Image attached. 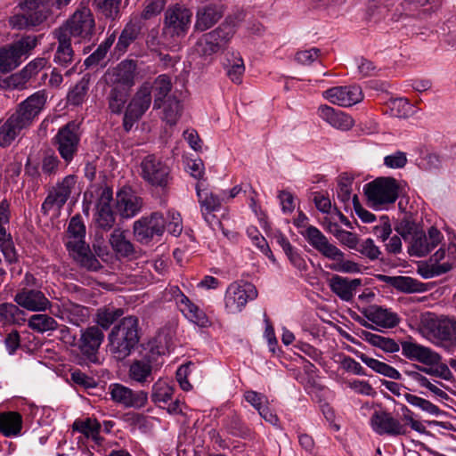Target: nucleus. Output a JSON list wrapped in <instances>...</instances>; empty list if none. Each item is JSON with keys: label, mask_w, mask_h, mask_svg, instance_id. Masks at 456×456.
<instances>
[{"label": "nucleus", "mask_w": 456, "mask_h": 456, "mask_svg": "<svg viewBox=\"0 0 456 456\" xmlns=\"http://www.w3.org/2000/svg\"><path fill=\"white\" fill-rule=\"evenodd\" d=\"M191 17V12L189 9L175 4L166 11L165 23L173 30V33L180 35L188 29Z\"/></svg>", "instance_id": "2f4dec72"}, {"label": "nucleus", "mask_w": 456, "mask_h": 456, "mask_svg": "<svg viewBox=\"0 0 456 456\" xmlns=\"http://www.w3.org/2000/svg\"><path fill=\"white\" fill-rule=\"evenodd\" d=\"M302 235L307 242L323 256L327 258H338L342 251L333 244H330L326 236L315 226L309 225Z\"/></svg>", "instance_id": "b1692460"}, {"label": "nucleus", "mask_w": 456, "mask_h": 456, "mask_svg": "<svg viewBox=\"0 0 456 456\" xmlns=\"http://www.w3.org/2000/svg\"><path fill=\"white\" fill-rule=\"evenodd\" d=\"M94 4L108 20H115L120 16L121 0H94Z\"/></svg>", "instance_id": "5fc2aeb1"}, {"label": "nucleus", "mask_w": 456, "mask_h": 456, "mask_svg": "<svg viewBox=\"0 0 456 456\" xmlns=\"http://www.w3.org/2000/svg\"><path fill=\"white\" fill-rule=\"evenodd\" d=\"M37 45V37L26 36L0 48V72H10L18 67L21 62V58L26 57Z\"/></svg>", "instance_id": "423d86ee"}, {"label": "nucleus", "mask_w": 456, "mask_h": 456, "mask_svg": "<svg viewBox=\"0 0 456 456\" xmlns=\"http://www.w3.org/2000/svg\"><path fill=\"white\" fill-rule=\"evenodd\" d=\"M151 93L154 94L153 109L159 110L168 97L172 91L173 84L171 77L167 74L158 76L151 83Z\"/></svg>", "instance_id": "58836bf2"}, {"label": "nucleus", "mask_w": 456, "mask_h": 456, "mask_svg": "<svg viewBox=\"0 0 456 456\" xmlns=\"http://www.w3.org/2000/svg\"><path fill=\"white\" fill-rule=\"evenodd\" d=\"M124 314L121 308L103 307L97 311L96 322L104 330H108L115 321Z\"/></svg>", "instance_id": "4d7b16f0"}, {"label": "nucleus", "mask_w": 456, "mask_h": 456, "mask_svg": "<svg viewBox=\"0 0 456 456\" xmlns=\"http://www.w3.org/2000/svg\"><path fill=\"white\" fill-rule=\"evenodd\" d=\"M152 102L151 82L142 83L137 89L125 110L123 127L129 132L133 126L149 110Z\"/></svg>", "instance_id": "1a4fd4ad"}, {"label": "nucleus", "mask_w": 456, "mask_h": 456, "mask_svg": "<svg viewBox=\"0 0 456 456\" xmlns=\"http://www.w3.org/2000/svg\"><path fill=\"white\" fill-rule=\"evenodd\" d=\"M45 102L46 96L43 91L36 92L21 102L15 112L0 126V146H10L23 129L29 127Z\"/></svg>", "instance_id": "f257e3e1"}, {"label": "nucleus", "mask_w": 456, "mask_h": 456, "mask_svg": "<svg viewBox=\"0 0 456 456\" xmlns=\"http://www.w3.org/2000/svg\"><path fill=\"white\" fill-rule=\"evenodd\" d=\"M136 65L133 61L120 62L116 69L108 72L111 86H120L130 91L135 83Z\"/></svg>", "instance_id": "c85d7f7f"}, {"label": "nucleus", "mask_w": 456, "mask_h": 456, "mask_svg": "<svg viewBox=\"0 0 456 456\" xmlns=\"http://www.w3.org/2000/svg\"><path fill=\"white\" fill-rule=\"evenodd\" d=\"M401 347L403 355L411 361H416L423 364H434L440 359L439 354L429 347L415 342L403 341Z\"/></svg>", "instance_id": "c756f323"}, {"label": "nucleus", "mask_w": 456, "mask_h": 456, "mask_svg": "<svg viewBox=\"0 0 456 456\" xmlns=\"http://www.w3.org/2000/svg\"><path fill=\"white\" fill-rule=\"evenodd\" d=\"M361 285V279H349L337 274L333 275L329 280V287L330 290L341 300L346 302L353 300Z\"/></svg>", "instance_id": "473e14b6"}, {"label": "nucleus", "mask_w": 456, "mask_h": 456, "mask_svg": "<svg viewBox=\"0 0 456 456\" xmlns=\"http://www.w3.org/2000/svg\"><path fill=\"white\" fill-rule=\"evenodd\" d=\"M355 354L363 363H365L369 368H370L375 372L392 379H401V373L391 365L384 362L379 361L377 359L371 358L361 352H356Z\"/></svg>", "instance_id": "a19ab883"}, {"label": "nucleus", "mask_w": 456, "mask_h": 456, "mask_svg": "<svg viewBox=\"0 0 456 456\" xmlns=\"http://www.w3.org/2000/svg\"><path fill=\"white\" fill-rule=\"evenodd\" d=\"M222 5L208 4L198 10L195 27L200 31H205L216 24L223 16Z\"/></svg>", "instance_id": "4c0bfd02"}, {"label": "nucleus", "mask_w": 456, "mask_h": 456, "mask_svg": "<svg viewBox=\"0 0 456 456\" xmlns=\"http://www.w3.org/2000/svg\"><path fill=\"white\" fill-rule=\"evenodd\" d=\"M109 240L112 249L119 256L130 258L135 256V247L127 238L126 231L120 228L114 229Z\"/></svg>", "instance_id": "e433bc0d"}, {"label": "nucleus", "mask_w": 456, "mask_h": 456, "mask_svg": "<svg viewBox=\"0 0 456 456\" xmlns=\"http://www.w3.org/2000/svg\"><path fill=\"white\" fill-rule=\"evenodd\" d=\"M115 214L110 208H96L95 222L103 230H110L115 224Z\"/></svg>", "instance_id": "680f3d73"}, {"label": "nucleus", "mask_w": 456, "mask_h": 456, "mask_svg": "<svg viewBox=\"0 0 456 456\" xmlns=\"http://www.w3.org/2000/svg\"><path fill=\"white\" fill-rule=\"evenodd\" d=\"M103 340V331L98 326H90L80 330L76 347L86 361L99 363V349Z\"/></svg>", "instance_id": "ddd939ff"}, {"label": "nucleus", "mask_w": 456, "mask_h": 456, "mask_svg": "<svg viewBox=\"0 0 456 456\" xmlns=\"http://www.w3.org/2000/svg\"><path fill=\"white\" fill-rule=\"evenodd\" d=\"M161 109L163 110V120L170 126H174L182 115L183 105L175 96H173L164 101Z\"/></svg>", "instance_id": "603ef678"}, {"label": "nucleus", "mask_w": 456, "mask_h": 456, "mask_svg": "<svg viewBox=\"0 0 456 456\" xmlns=\"http://www.w3.org/2000/svg\"><path fill=\"white\" fill-rule=\"evenodd\" d=\"M183 314L190 322L200 327H207L209 323L208 318L206 314L194 303H192L188 297L177 305Z\"/></svg>", "instance_id": "37998d69"}, {"label": "nucleus", "mask_w": 456, "mask_h": 456, "mask_svg": "<svg viewBox=\"0 0 456 456\" xmlns=\"http://www.w3.org/2000/svg\"><path fill=\"white\" fill-rule=\"evenodd\" d=\"M109 351L117 361L128 357L140 341L139 320L134 315L124 317L108 336Z\"/></svg>", "instance_id": "f03ea898"}, {"label": "nucleus", "mask_w": 456, "mask_h": 456, "mask_svg": "<svg viewBox=\"0 0 456 456\" xmlns=\"http://www.w3.org/2000/svg\"><path fill=\"white\" fill-rule=\"evenodd\" d=\"M140 26L134 22H128L118 39L114 51L118 55L124 54L128 47L136 40L140 34Z\"/></svg>", "instance_id": "a18cd8bd"}, {"label": "nucleus", "mask_w": 456, "mask_h": 456, "mask_svg": "<svg viewBox=\"0 0 456 456\" xmlns=\"http://www.w3.org/2000/svg\"><path fill=\"white\" fill-rule=\"evenodd\" d=\"M95 28L92 11L86 6L77 9L66 23L54 30H64L67 37H79L90 41Z\"/></svg>", "instance_id": "9b49d317"}, {"label": "nucleus", "mask_w": 456, "mask_h": 456, "mask_svg": "<svg viewBox=\"0 0 456 456\" xmlns=\"http://www.w3.org/2000/svg\"><path fill=\"white\" fill-rule=\"evenodd\" d=\"M404 398L406 402L411 405L419 408L423 411H426L431 415H438L440 412V409L436 405L422 397L407 393L404 395Z\"/></svg>", "instance_id": "052dcab7"}, {"label": "nucleus", "mask_w": 456, "mask_h": 456, "mask_svg": "<svg viewBox=\"0 0 456 456\" xmlns=\"http://www.w3.org/2000/svg\"><path fill=\"white\" fill-rule=\"evenodd\" d=\"M67 250L75 263L87 272H98L103 267L87 243L77 246L69 242V249Z\"/></svg>", "instance_id": "a878e982"}, {"label": "nucleus", "mask_w": 456, "mask_h": 456, "mask_svg": "<svg viewBox=\"0 0 456 456\" xmlns=\"http://www.w3.org/2000/svg\"><path fill=\"white\" fill-rule=\"evenodd\" d=\"M21 8L25 12L10 17L9 23L15 29H28L40 25L46 20L49 0H25Z\"/></svg>", "instance_id": "20e7f679"}, {"label": "nucleus", "mask_w": 456, "mask_h": 456, "mask_svg": "<svg viewBox=\"0 0 456 456\" xmlns=\"http://www.w3.org/2000/svg\"><path fill=\"white\" fill-rule=\"evenodd\" d=\"M322 97L332 104L346 108L360 102L363 94L359 86H339L323 91Z\"/></svg>", "instance_id": "412c9836"}, {"label": "nucleus", "mask_w": 456, "mask_h": 456, "mask_svg": "<svg viewBox=\"0 0 456 456\" xmlns=\"http://www.w3.org/2000/svg\"><path fill=\"white\" fill-rule=\"evenodd\" d=\"M159 353L151 351L141 359L134 360L128 369V378L144 387L154 380V373L159 369Z\"/></svg>", "instance_id": "4468645a"}, {"label": "nucleus", "mask_w": 456, "mask_h": 456, "mask_svg": "<svg viewBox=\"0 0 456 456\" xmlns=\"http://www.w3.org/2000/svg\"><path fill=\"white\" fill-rule=\"evenodd\" d=\"M140 175L150 185L162 190L167 188L173 180L169 166L153 154L142 159Z\"/></svg>", "instance_id": "39448f33"}, {"label": "nucleus", "mask_w": 456, "mask_h": 456, "mask_svg": "<svg viewBox=\"0 0 456 456\" xmlns=\"http://www.w3.org/2000/svg\"><path fill=\"white\" fill-rule=\"evenodd\" d=\"M344 256H345V255L342 252L341 257L330 258L331 260L336 261V263L330 265V269L338 272V273H359L360 272L359 265L351 260H345Z\"/></svg>", "instance_id": "69168bd1"}, {"label": "nucleus", "mask_w": 456, "mask_h": 456, "mask_svg": "<svg viewBox=\"0 0 456 456\" xmlns=\"http://www.w3.org/2000/svg\"><path fill=\"white\" fill-rule=\"evenodd\" d=\"M247 233L251 239L252 242L259 248V250L265 254L269 259L275 261L274 256L272 253L270 247L265 238L259 232V231L254 227H248Z\"/></svg>", "instance_id": "bf43d9fd"}, {"label": "nucleus", "mask_w": 456, "mask_h": 456, "mask_svg": "<svg viewBox=\"0 0 456 456\" xmlns=\"http://www.w3.org/2000/svg\"><path fill=\"white\" fill-rule=\"evenodd\" d=\"M393 114L400 118H406L414 113V107L403 98L395 99L391 102Z\"/></svg>", "instance_id": "0e129e2a"}, {"label": "nucleus", "mask_w": 456, "mask_h": 456, "mask_svg": "<svg viewBox=\"0 0 456 456\" xmlns=\"http://www.w3.org/2000/svg\"><path fill=\"white\" fill-rule=\"evenodd\" d=\"M370 425L372 430L379 436H402L407 433V428L390 412L383 410L375 411L370 419Z\"/></svg>", "instance_id": "aec40b11"}, {"label": "nucleus", "mask_w": 456, "mask_h": 456, "mask_svg": "<svg viewBox=\"0 0 456 456\" xmlns=\"http://www.w3.org/2000/svg\"><path fill=\"white\" fill-rule=\"evenodd\" d=\"M86 226L79 215H77L69 220L67 234L65 238V246L69 249V242L73 245H80L86 243L85 241Z\"/></svg>", "instance_id": "79ce46f5"}, {"label": "nucleus", "mask_w": 456, "mask_h": 456, "mask_svg": "<svg viewBox=\"0 0 456 456\" xmlns=\"http://www.w3.org/2000/svg\"><path fill=\"white\" fill-rule=\"evenodd\" d=\"M148 403V393L143 390H133L130 388L126 408L142 409Z\"/></svg>", "instance_id": "338daca9"}, {"label": "nucleus", "mask_w": 456, "mask_h": 456, "mask_svg": "<svg viewBox=\"0 0 456 456\" xmlns=\"http://www.w3.org/2000/svg\"><path fill=\"white\" fill-rule=\"evenodd\" d=\"M76 182V176L73 175H69L59 182L56 186L49 191L43 202L41 206L43 213L47 215L54 207L57 208H62L69 200Z\"/></svg>", "instance_id": "a211bd4d"}, {"label": "nucleus", "mask_w": 456, "mask_h": 456, "mask_svg": "<svg viewBox=\"0 0 456 456\" xmlns=\"http://www.w3.org/2000/svg\"><path fill=\"white\" fill-rule=\"evenodd\" d=\"M395 230L405 241L409 242L414 239L415 233L421 231L418 228L412 216L408 213H405L404 216L397 221Z\"/></svg>", "instance_id": "3c124183"}, {"label": "nucleus", "mask_w": 456, "mask_h": 456, "mask_svg": "<svg viewBox=\"0 0 456 456\" xmlns=\"http://www.w3.org/2000/svg\"><path fill=\"white\" fill-rule=\"evenodd\" d=\"M47 59L38 57L29 61L20 72L12 74L10 77V84L17 88H23L25 85L34 79L36 76L46 67Z\"/></svg>", "instance_id": "f704fd0d"}, {"label": "nucleus", "mask_w": 456, "mask_h": 456, "mask_svg": "<svg viewBox=\"0 0 456 456\" xmlns=\"http://www.w3.org/2000/svg\"><path fill=\"white\" fill-rule=\"evenodd\" d=\"M16 303L0 304V322L4 325H21L26 322L25 313Z\"/></svg>", "instance_id": "c03bdc74"}, {"label": "nucleus", "mask_w": 456, "mask_h": 456, "mask_svg": "<svg viewBox=\"0 0 456 456\" xmlns=\"http://www.w3.org/2000/svg\"><path fill=\"white\" fill-rule=\"evenodd\" d=\"M166 229V220L160 212L143 216L133 224V233L141 244H149L155 237L161 236Z\"/></svg>", "instance_id": "f8f14e48"}, {"label": "nucleus", "mask_w": 456, "mask_h": 456, "mask_svg": "<svg viewBox=\"0 0 456 456\" xmlns=\"http://www.w3.org/2000/svg\"><path fill=\"white\" fill-rule=\"evenodd\" d=\"M195 189L202 216L211 225L216 219V216L211 213L220 209L222 199L210 191L201 190L200 183L196 184Z\"/></svg>", "instance_id": "72a5a7b5"}, {"label": "nucleus", "mask_w": 456, "mask_h": 456, "mask_svg": "<svg viewBox=\"0 0 456 456\" xmlns=\"http://www.w3.org/2000/svg\"><path fill=\"white\" fill-rule=\"evenodd\" d=\"M57 316L70 324L81 326L88 321L90 310L86 306L69 301L62 303Z\"/></svg>", "instance_id": "c9c22d12"}, {"label": "nucleus", "mask_w": 456, "mask_h": 456, "mask_svg": "<svg viewBox=\"0 0 456 456\" xmlns=\"http://www.w3.org/2000/svg\"><path fill=\"white\" fill-rule=\"evenodd\" d=\"M81 140L79 124L70 121L61 126L53 137V145L61 158L69 165L78 151Z\"/></svg>", "instance_id": "0eeeda50"}, {"label": "nucleus", "mask_w": 456, "mask_h": 456, "mask_svg": "<svg viewBox=\"0 0 456 456\" xmlns=\"http://www.w3.org/2000/svg\"><path fill=\"white\" fill-rule=\"evenodd\" d=\"M422 324L428 336L436 344L447 348H456L455 319L428 315L422 320Z\"/></svg>", "instance_id": "7ed1b4c3"}, {"label": "nucleus", "mask_w": 456, "mask_h": 456, "mask_svg": "<svg viewBox=\"0 0 456 456\" xmlns=\"http://www.w3.org/2000/svg\"><path fill=\"white\" fill-rule=\"evenodd\" d=\"M380 279L389 283L394 288L403 292L411 293L419 291V283L411 277L406 276H386L381 275Z\"/></svg>", "instance_id": "6e6d98bb"}, {"label": "nucleus", "mask_w": 456, "mask_h": 456, "mask_svg": "<svg viewBox=\"0 0 456 456\" xmlns=\"http://www.w3.org/2000/svg\"><path fill=\"white\" fill-rule=\"evenodd\" d=\"M173 394V387L167 381L159 379L152 386L151 398L156 404L167 403L172 399Z\"/></svg>", "instance_id": "864d4df0"}, {"label": "nucleus", "mask_w": 456, "mask_h": 456, "mask_svg": "<svg viewBox=\"0 0 456 456\" xmlns=\"http://www.w3.org/2000/svg\"><path fill=\"white\" fill-rule=\"evenodd\" d=\"M28 327L38 333L53 331L58 328V322L54 318L45 314H37L30 316L28 321Z\"/></svg>", "instance_id": "8fccbe9b"}, {"label": "nucleus", "mask_w": 456, "mask_h": 456, "mask_svg": "<svg viewBox=\"0 0 456 456\" xmlns=\"http://www.w3.org/2000/svg\"><path fill=\"white\" fill-rule=\"evenodd\" d=\"M142 206V200L130 188H123L117 194V208L123 218H131L137 215Z\"/></svg>", "instance_id": "7c9ffc66"}, {"label": "nucleus", "mask_w": 456, "mask_h": 456, "mask_svg": "<svg viewBox=\"0 0 456 456\" xmlns=\"http://www.w3.org/2000/svg\"><path fill=\"white\" fill-rule=\"evenodd\" d=\"M317 115L330 126L338 130L348 131L354 125V120L350 115L326 104H322L318 108Z\"/></svg>", "instance_id": "cd10ccee"}, {"label": "nucleus", "mask_w": 456, "mask_h": 456, "mask_svg": "<svg viewBox=\"0 0 456 456\" xmlns=\"http://www.w3.org/2000/svg\"><path fill=\"white\" fill-rule=\"evenodd\" d=\"M65 33L64 30H53V37L58 42L53 61L62 68L71 66L65 73L66 76H70L72 73L77 72L76 66L80 61H76L71 46V39L67 37Z\"/></svg>", "instance_id": "6ab92c4d"}, {"label": "nucleus", "mask_w": 456, "mask_h": 456, "mask_svg": "<svg viewBox=\"0 0 456 456\" xmlns=\"http://www.w3.org/2000/svg\"><path fill=\"white\" fill-rule=\"evenodd\" d=\"M235 33L234 28L228 23H222L216 29L204 34L196 44V50L202 56H211L228 46Z\"/></svg>", "instance_id": "6e6552de"}, {"label": "nucleus", "mask_w": 456, "mask_h": 456, "mask_svg": "<svg viewBox=\"0 0 456 456\" xmlns=\"http://www.w3.org/2000/svg\"><path fill=\"white\" fill-rule=\"evenodd\" d=\"M87 91L88 81L83 78L69 91L68 94L69 102L72 105L81 104L87 94Z\"/></svg>", "instance_id": "e2e57ef3"}, {"label": "nucleus", "mask_w": 456, "mask_h": 456, "mask_svg": "<svg viewBox=\"0 0 456 456\" xmlns=\"http://www.w3.org/2000/svg\"><path fill=\"white\" fill-rule=\"evenodd\" d=\"M362 338L386 353H396L400 350V345L393 338L374 334L370 331L363 330L362 332Z\"/></svg>", "instance_id": "49530a36"}, {"label": "nucleus", "mask_w": 456, "mask_h": 456, "mask_svg": "<svg viewBox=\"0 0 456 456\" xmlns=\"http://www.w3.org/2000/svg\"><path fill=\"white\" fill-rule=\"evenodd\" d=\"M22 428V417L19 412H0V432L6 437L17 436Z\"/></svg>", "instance_id": "ea45409f"}, {"label": "nucleus", "mask_w": 456, "mask_h": 456, "mask_svg": "<svg viewBox=\"0 0 456 456\" xmlns=\"http://www.w3.org/2000/svg\"><path fill=\"white\" fill-rule=\"evenodd\" d=\"M444 238L442 232L436 227H431L426 234L422 230L415 233L410 241L409 254L418 257L425 256L434 249Z\"/></svg>", "instance_id": "4be33fe9"}, {"label": "nucleus", "mask_w": 456, "mask_h": 456, "mask_svg": "<svg viewBox=\"0 0 456 456\" xmlns=\"http://www.w3.org/2000/svg\"><path fill=\"white\" fill-rule=\"evenodd\" d=\"M72 428L74 431H77L95 442H98L100 438L101 425L96 419H76Z\"/></svg>", "instance_id": "09e8293b"}, {"label": "nucleus", "mask_w": 456, "mask_h": 456, "mask_svg": "<svg viewBox=\"0 0 456 456\" xmlns=\"http://www.w3.org/2000/svg\"><path fill=\"white\" fill-rule=\"evenodd\" d=\"M414 367L417 370H404V373L412 380L416 381L419 386L428 388L436 396L442 399H446L448 397V395L444 391L433 384L427 377L422 374V372H424L431 376L442 378L445 380H450L452 375L447 365L442 364L436 368L420 367L418 365H415Z\"/></svg>", "instance_id": "dca6fc26"}, {"label": "nucleus", "mask_w": 456, "mask_h": 456, "mask_svg": "<svg viewBox=\"0 0 456 456\" xmlns=\"http://www.w3.org/2000/svg\"><path fill=\"white\" fill-rule=\"evenodd\" d=\"M362 314L369 322L384 329L394 328L397 326L400 322V318L396 313L378 305H370L365 307L362 311Z\"/></svg>", "instance_id": "bb28decb"}, {"label": "nucleus", "mask_w": 456, "mask_h": 456, "mask_svg": "<svg viewBox=\"0 0 456 456\" xmlns=\"http://www.w3.org/2000/svg\"><path fill=\"white\" fill-rule=\"evenodd\" d=\"M257 297L256 287L248 282H233L226 289L224 305L227 313L237 314L242 311L248 300Z\"/></svg>", "instance_id": "2eb2a0df"}, {"label": "nucleus", "mask_w": 456, "mask_h": 456, "mask_svg": "<svg viewBox=\"0 0 456 456\" xmlns=\"http://www.w3.org/2000/svg\"><path fill=\"white\" fill-rule=\"evenodd\" d=\"M129 91L120 86H111L108 94V107L111 113L120 114L127 102Z\"/></svg>", "instance_id": "de8ad7c7"}, {"label": "nucleus", "mask_w": 456, "mask_h": 456, "mask_svg": "<svg viewBox=\"0 0 456 456\" xmlns=\"http://www.w3.org/2000/svg\"><path fill=\"white\" fill-rule=\"evenodd\" d=\"M9 204L6 200L0 203V248L5 260L12 264L17 261V253L10 233L4 227L9 223Z\"/></svg>", "instance_id": "393cba45"}, {"label": "nucleus", "mask_w": 456, "mask_h": 456, "mask_svg": "<svg viewBox=\"0 0 456 456\" xmlns=\"http://www.w3.org/2000/svg\"><path fill=\"white\" fill-rule=\"evenodd\" d=\"M353 181L349 177H341L338 183L337 197L343 203L346 211L350 208L353 197H351Z\"/></svg>", "instance_id": "13d9d810"}, {"label": "nucleus", "mask_w": 456, "mask_h": 456, "mask_svg": "<svg viewBox=\"0 0 456 456\" xmlns=\"http://www.w3.org/2000/svg\"><path fill=\"white\" fill-rule=\"evenodd\" d=\"M365 195L374 207L394 203L398 198L399 186L392 177H380L364 186Z\"/></svg>", "instance_id": "9d476101"}, {"label": "nucleus", "mask_w": 456, "mask_h": 456, "mask_svg": "<svg viewBox=\"0 0 456 456\" xmlns=\"http://www.w3.org/2000/svg\"><path fill=\"white\" fill-rule=\"evenodd\" d=\"M432 275H441L451 271L456 265V238L447 245L441 247L430 258Z\"/></svg>", "instance_id": "5701e85b"}, {"label": "nucleus", "mask_w": 456, "mask_h": 456, "mask_svg": "<svg viewBox=\"0 0 456 456\" xmlns=\"http://www.w3.org/2000/svg\"><path fill=\"white\" fill-rule=\"evenodd\" d=\"M13 301L21 308L30 312H45L52 305L43 291L29 286L20 287Z\"/></svg>", "instance_id": "f3484780"}, {"label": "nucleus", "mask_w": 456, "mask_h": 456, "mask_svg": "<svg viewBox=\"0 0 456 456\" xmlns=\"http://www.w3.org/2000/svg\"><path fill=\"white\" fill-rule=\"evenodd\" d=\"M130 387H126L119 383H114L110 386V394L111 400L115 403L126 406L128 399V393Z\"/></svg>", "instance_id": "774afa93"}]
</instances>
